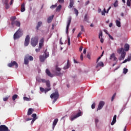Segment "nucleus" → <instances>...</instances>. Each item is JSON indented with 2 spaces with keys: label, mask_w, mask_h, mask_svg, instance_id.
<instances>
[{
  "label": "nucleus",
  "mask_w": 131,
  "mask_h": 131,
  "mask_svg": "<svg viewBox=\"0 0 131 131\" xmlns=\"http://www.w3.org/2000/svg\"><path fill=\"white\" fill-rule=\"evenodd\" d=\"M16 19H17V17L16 16H11L10 17V21H11V24L12 26L14 27V25H15L17 27H20L21 26V23L18 21H16Z\"/></svg>",
  "instance_id": "1"
},
{
  "label": "nucleus",
  "mask_w": 131,
  "mask_h": 131,
  "mask_svg": "<svg viewBox=\"0 0 131 131\" xmlns=\"http://www.w3.org/2000/svg\"><path fill=\"white\" fill-rule=\"evenodd\" d=\"M59 97H60V94H59V92H58L57 90H56L54 93H52L50 95V98L51 99H54V100L53 101V104L56 102V101L58 100V99H59Z\"/></svg>",
  "instance_id": "2"
},
{
  "label": "nucleus",
  "mask_w": 131,
  "mask_h": 131,
  "mask_svg": "<svg viewBox=\"0 0 131 131\" xmlns=\"http://www.w3.org/2000/svg\"><path fill=\"white\" fill-rule=\"evenodd\" d=\"M23 35V31L20 29H19L14 34V39H18Z\"/></svg>",
  "instance_id": "3"
},
{
  "label": "nucleus",
  "mask_w": 131,
  "mask_h": 131,
  "mask_svg": "<svg viewBox=\"0 0 131 131\" xmlns=\"http://www.w3.org/2000/svg\"><path fill=\"white\" fill-rule=\"evenodd\" d=\"M29 61H33V57L32 56H29L27 54L25 56L24 58V63L25 65H28L29 63Z\"/></svg>",
  "instance_id": "4"
},
{
  "label": "nucleus",
  "mask_w": 131,
  "mask_h": 131,
  "mask_svg": "<svg viewBox=\"0 0 131 131\" xmlns=\"http://www.w3.org/2000/svg\"><path fill=\"white\" fill-rule=\"evenodd\" d=\"M38 43V37L35 36L32 38L31 40V44L32 45V47H36L37 44Z\"/></svg>",
  "instance_id": "5"
},
{
  "label": "nucleus",
  "mask_w": 131,
  "mask_h": 131,
  "mask_svg": "<svg viewBox=\"0 0 131 131\" xmlns=\"http://www.w3.org/2000/svg\"><path fill=\"white\" fill-rule=\"evenodd\" d=\"M8 67H10V68L12 67H14L15 66V68H18V63L15 61H11L10 63L8 64Z\"/></svg>",
  "instance_id": "6"
},
{
  "label": "nucleus",
  "mask_w": 131,
  "mask_h": 131,
  "mask_svg": "<svg viewBox=\"0 0 131 131\" xmlns=\"http://www.w3.org/2000/svg\"><path fill=\"white\" fill-rule=\"evenodd\" d=\"M44 54L45 56L43 55H41L39 56L40 62H45V60H46V59L49 57V53H47V52H45Z\"/></svg>",
  "instance_id": "7"
},
{
  "label": "nucleus",
  "mask_w": 131,
  "mask_h": 131,
  "mask_svg": "<svg viewBox=\"0 0 131 131\" xmlns=\"http://www.w3.org/2000/svg\"><path fill=\"white\" fill-rule=\"evenodd\" d=\"M104 105H105V102L103 101H101L99 102L98 108L97 109V111H99V110H101L104 107Z\"/></svg>",
  "instance_id": "8"
},
{
  "label": "nucleus",
  "mask_w": 131,
  "mask_h": 131,
  "mask_svg": "<svg viewBox=\"0 0 131 131\" xmlns=\"http://www.w3.org/2000/svg\"><path fill=\"white\" fill-rule=\"evenodd\" d=\"M51 90H52V88L51 87H47V88H46L45 89L41 87H40V92H42V93H43V92H45V94H47V93H48V92H49V91H51Z\"/></svg>",
  "instance_id": "9"
},
{
  "label": "nucleus",
  "mask_w": 131,
  "mask_h": 131,
  "mask_svg": "<svg viewBox=\"0 0 131 131\" xmlns=\"http://www.w3.org/2000/svg\"><path fill=\"white\" fill-rule=\"evenodd\" d=\"M41 82H43V83H46V86L47 88L51 87V82H50V80H46L45 79H41Z\"/></svg>",
  "instance_id": "10"
},
{
  "label": "nucleus",
  "mask_w": 131,
  "mask_h": 131,
  "mask_svg": "<svg viewBox=\"0 0 131 131\" xmlns=\"http://www.w3.org/2000/svg\"><path fill=\"white\" fill-rule=\"evenodd\" d=\"M0 131H10L9 128L5 125H0Z\"/></svg>",
  "instance_id": "11"
},
{
  "label": "nucleus",
  "mask_w": 131,
  "mask_h": 131,
  "mask_svg": "<svg viewBox=\"0 0 131 131\" xmlns=\"http://www.w3.org/2000/svg\"><path fill=\"white\" fill-rule=\"evenodd\" d=\"M30 40V37L29 36V35H28L26 37L25 40L24 45L25 47H27V46L29 45Z\"/></svg>",
  "instance_id": "12"
},
{
  "label": "nucleus",
  "mask_w": 131,
  "mask_h": 131,
  "mask_svg": "<svg viewBox=\"0 0 131 131\" xmlns=\"http://www.w3.org/2000/svg\"><path fill=\"white\" fill-rule=\"evenodd\" d=\"M81 116V112H79V113H78L75 116H71V121H73V120H74V119H75L76 118H77V117H79V116Z\"/></svg>",
  "instance_id": "13"
},
{
  "label": "nucleus",
  "mask_w": 131,
  "mask_h": 131,
  "mask_svg": "<svg viewBox=\"0 0 131 131\" xmlns=\"http://www.w3.org/2000/svg\"><path fill=\"white\" fill-rule=\"evenodd\" d=\"M44 43H45V38H41L39 40V47L40 49H42V47H43Z\"/></svg>",
  "instance_id": "14"
},
{
  "label": "nucleus",
  "mask_w": 131,
  "mask_h": 131,
  "mask_svg": "<svg viewBox=\"0 0 131 131\" xmlns=\"http://www.w3.org/2000/svg\"><path fill=\"white\" fill-rule=\"evenodd\" d=\"M71 17H69L67 25V33H68V30L69 29V26H70V24H71Z\"/></svg>",
  "instance_id": "15"
},
{
  "label": "nucleus",
  "mask_w": 131,
  "mask_h": 131,
  "mask_svg": "<svg viewBox=\"0 0 131 131\" xmlns=\"http://www.w3.org/2000/svg\"><path fill=\"white\" fill-rule=\"evenodd\" d=\"M110 60H113V61H115L116 62H117V58L116 56H115V53H112L110 57Z\"/></svg>",
  "instance_id": "16"
},
{
  "label": "nucleus",
  "mask_w": 131,
  "mask_h": 131,
  "mask_svg": "<svg viewBox=\"0 0 131 131\" xmlns=\"http://www.w3.org/2000/svg\"><path fill=\"white\" fill-rule=\"evenodd\" d=\"M55 69L56 71H58V72L56 73V75H57L58 76H59V75H61V73L60 72L61 71V69L58 67V66H56Z\"/></svg>",
  "instance_id": "17"
},
{
  "label": "nucleus",
  "mask_w": 131,
  "mask_h": 131,
  "mask_svg": "<svg viewBox=\"0 0 131 131\" xmlns=\"http://www.w3.org/2000/svg\"><path fill=\"white\" fill-rule=\"evenodd\" d=\"M46 73L50 77H54V75H53L52 73H51V72L50 71V70L48 69H46Z\"/></svg>",
  "instance_id": "18"
},
{
  "label": "nucleus",
  "mask_w": 131,
  "mask_h": 131,
  "mask_svg": "<svg viewBox=\"0 0 131 131\" xmlns=\"http://www.w3.org/2000/svg\"><path fill=\"white\" fill-rule=\"evenodd\" d=\"M58 121H59V119H58V118L55 119L52 125H53V128L54 129L55 128V126H56V125H57V123H58Z\"/></svg>",
  "instance_id": "19"
},
{
  "label": "nucleus",
  "mask_w": 131,
  "mask_h": 131,
  "mask_svg": "<svg viewBox=\"0 0 131 131\" xmlns=\"http://www.w3.org/2000/svg\"><path fill=\"white\" fill-rule=\"evenodd\" d=\"M103 37V33H102V31H100L99 34V38H100V41L102 43L104 42V39L102 38Z\"/></svg>",
  "instance_id": "20"
},
{
  "label": "nucleus",
  "mask_w": 131,
  "mask_h": 131,
  "mask_svg": "<svg viewBox=\"0 0 131 131\" xmlns=\"http://www.w3.org/2000/svg\"><path fill=\"white\" fill-rule=\"evenodd\" d=\"M116 117H117V116H116V115H115L113 117V121L111 122V125H114V124L116 122Z\"/></svg>",
  "instance_id": "21"
},
{
  "label": "nucleus",
  "mask_w": 131,
  "mask_h": 131,
  "mask_svg": "<svg viewBox=\"0 0 131 131\" xmlns=\"http://www.w3.org/2000/svg\"><path fill=\"white\" fill-rule=\"evenodd\" d=\"M42 25V22L41 21H38L37 23V25L36 27V30H38L39 29V27Z\"/></svg>",
  "instance_id": "22"
},
{
  "label": "nucleus",
  "mask_w": 131,
  "mask_h": 131,
  "mask_svg": "<svg viewBox=\"0 0 131 131\" xmlns=\"http://www.w3.org/2000/svg\"><path fill=\"white\" fill-rule=\"evenodd\" d=\"M126 55V53H125V52L121 53V58H119V60H120V61H121V59L122 60H123V59H124V58H125Z\"/></svg>",
  "instance_id": "23"
},
{
  "label": "nucleus",
  "mask_w": 131,
  "mask_h": 131,
  "mask_svg": "<svg viewBox=\"0 0 131 131\" xmlns=\"http://www.w3.org/2000/svg\"><path fill=\"white\" fill-rule=\"evenodd\" d=\"M117 52H118V54H122V53L125 52L124 51V49H123V48H121L118 49L117 50Z\"/></svg>",
  "instance_id": "24"
},
{
  "label": "nucleus",
  "mask_w": 131,
  "mask_h": 131,
  "mask_svg": "<svg viewBox=\"0 0 131 131\" xmlns=\"http://www.w3.org/2000/svg\"><path fill=\"white\" fill-rule=\"evenodd\" d=\"M73 5H74V0H70V5L69 6V8L71 9V8L73 7Z\"/></svg>",
  "instance_id": "25"
},
{
  "label": "nucleus",
  "mask_w": 131,
  "mask_h": 131,
  "mask_svg": "<svg viewBox=\"0 0 131 131\" xmlns=\"http://www.w3.org/2000/svg\"><path fill=\"white\" fill-rule=\"evenodd\" d=\"M20 11L22 12H25V3H23L21 4Z\"/></svg>",
  "instance_id": "26"
},
{
  "label": "nucleus",
  "mask_w": 131,
  "mask_h": 131,
  "mask_svg": "<svg viewBox=\"0 0 131 131\" xmlns=\"http://www.w3.org/2000/svg\"><path fill=\"white\" fill-rule=\"evenodd\" d=\"M33 111H34V110H33V108H29L28 111V115L29 116V115H31V114H32Z\"/></svg>",
  "instance_id": "27"
},
{
  "label": "nucleus",
  "mask_w": 131,
  "mask_h": 131,
  "mask_svg": "<svg viewBox=\"0 0 131 131\" xmlns=\"http://www.w3.org/2000/svg\"><path fill=\"white\" fill-rule=\"evenodd\" d=\"M124 49L126 52H127L129 50V45L127 43L125 44Z\"/></svg>",
  "instance_id": "28"
},
{
  "label": "nucleus",
  "mask_w": 131,
  "mask_h": 131,
  "mask_svg": "<svg viewBox=\"0 0 131 131\" xmlns=\"http://www.w3.org/2000/svg\"><path fill=\"white\" fill-rule=\"evenodd\" d=\"M104 67V63L103 62H100L97 64L96 67V68H98V67Z\"/></svg>",
  "instance_id": "29"
},
{
  "label": "nucleus",
  "mask_w": 131,
  "mask_h": 131,
  "mask_svg": "<svg viewBox=\"0 0 131 131\" xmlns=\"http://www.w3.org/2000/svg\"><path fill=\"white\" fill-rule=\"evenodd\" d=\"M53 19H54V15L50 16L47 19L48 23H51Z\"/></svg>",
  "instance_id": "30"
},
{
  "label": "nucleus",
  "mask_w": 131,
  "mask_h": 131,
  "mask_svg": "<svg viewBox=\"0 0 131 131\" xmlns=\"http://www.w3.org/2000/svg\"><path fill=\"white\" fill-rule=\"evenodd\" d=\"M69 66H70V61L69 60H68L67 65L63 68V69H68V68H69Z\"/></svg>",
  "instance_id": "31"
},
{
  "label": "nucleus",
  "mask_w": 131,
  "mask_h": 131,
  "mask_svg": "<svg viewBox=\"0 0 131 131\" xmlns=\"http://www.w3.org/2000/svg\"><path fill=\"white\" fill-rule=\"evenodd\" d=\"M116 25H117V26H118V27H121V25L120 21L119 20H117L116 21Z\"/></svg>",
  "instance_id": "32"
},
{
  "label": "nucleus",
  "mask_w": 131,
  "mask_h": 131,
  "mask_svg": "<svg viewBox=\"0 0 131 131\" xmlns=\"http://www.w3.org/2000/svg\"><path fill=\"white\" fill-rule=\"evenodd\" d=\"M62 8V6H61V5H59L56 8V12H60V11L61 10V9Z\"/></svg>",
  "instance_id": "33"
},
{
  "label": "nucleus",
  "mask_w": 131,
  "mask_h": 131,
  "mask_svg": "<svg viewBox=\"0 0 131 131\" xmlns=\"http://www.w3.org/2000/svg\"><path fill=\"white\" fill-rule=\"evenodd\" d=\"M18 98V95L15 94L12 96L13 101H15Z\"/></svg>",
  "instance_id": "34"
},
{
  "label": "nucleus",
  "mask_w": 131,
  "mask_h": 131,
  "mask_svg": "<svg viewBox=\"0 0 131 131\" xmlns=\"http://www.w3.org/2000/svg\"><path fill=\"white\" fill-rule=\"evenodd\" d=\"M114 7L115 8H116L117 7H118V1L116 0L114 4Z\"/></svg>",
  "instance_id": "35"
},
{
  "label": "nucleus",
  "mask_w": 131,
  "mask_h": 131,
  "mask_svg": "<svg viewBox=\"0 0 131 131\" xmlns=\"http://www.w3.org/2000/svg\"><path fill=\"white\" fill-rule=\"evenodd\" d=\"M128 71V70L127 69L124 68L123 69V73L124 74H126V73H127Z\"/></svg>",
  "instance_id": "36"
},
{
  "label": "nucleus",
  "mask_w": 131,
  "mask_h": 131,
  "mask_svg": "<svg viewBox=\"0 0 131 131\" xmlns=\"http://www.w3.org/2000/svg\"><path fill=\"white\" fill-rule=\"evenodd\" d=\"M105 32L106 33V34H107L110 37V38H111V39H112V40H113V39H114V38H113V37H112V36L110 34L108 33L107 32H106V31H105Z\"/></svg>",
  "instance_id": "37"
},
{
  "label": "nucleus",
  "mask_w": 131,
  "mask_h": 131,
  "mask_svg": "<svg viewBox=\"0 0 131 131\" xmlns=\"http://www.w3.org/2000/svg\"><path fill=\"white\" fill-rule=\"evenodd\" d=\"M74 11L75 12V14H76V16H78V10L76 9V8H74Z\"/></svg>",
  "instance_id": "38"
},
{
  "label": "nucleus",
  "mask_w": 131,
  "mask_h": 131,
  "mask_svg": "<svg viewBox=\"0 0 131 131\" xmlns=\"http://www.w3.org/2000/svg\"><path fill=\"white\" fill-rule=\"evenodd\" d=\"M103 55H104V51L102 52V54L98 58V59H97L96 63H98V62H99V60H100V59H101V58H102V57H103Z\"/></svg>",
  "instance_id": "39"
},
{
  "label": "nucleus",
  "mask_w": 131,
  "mask_h": 131,
  "mask_svg": "<svg viewBox=\"0 0 131 131\" xmlns=\"http://www.w3.org/2000/svg\"><path fill=\"white\" fill-rule=\"evenodd\" d=\"M36 81H38V82H41V79L39 77H37L36 78Z\"/></svg>",
  "instance_id": "40"
},
{
  "label": "nucleus",
  "mask_w": 131,
  "mask_h": 131,
  "mask_svg": "<svg viewBox=\"0 0 131 131\" xmlns=\"http://www.w3.org/2000/svg\"><path fill=\"white\" fill-rule=\"evenodd\" d=\"M32 117H33V119H37V118L36 117V114H33L32 115Z\"/></svg>",
  "instance_id": "41"
},
{
  "label": "nucleus",
  "mask_w": 131,
  "mask_h": 131,
  "mask_svg": "<svg viewBox=\"0 0 131 131\" xmlns=\"http://www.w3.org/2000/svg\"><path fill=\"white\" fill-rule=\"evenodd\" d=\"M105 13H107V11H106V9L104 8L103 11H102L101 14L102 16H105Z\"/></svg>",
  "instance_id": "42"
},
{
  "label": "nucleus",
  "mask_w": 131,
  "mask_h": 131,
  "mask_svg": "<svg viewBox=\"0 0 131 131\" xmlns=\"http://www.w3.org/2000/svg\"><path fill=\"white\" fill-rule=\"evenodd\" d=\"M91 108L92 109H95V108H96V103H93L91 105Z\"/></svg>",
  "instance_id": "43"
},
{
  "label": "nucleus",
  "mask_w": 131,
  "mask_h": 131,
  "mask_svg": "<svg viewBox=\"0 0 131 131\" xmlns=\"http://www.w3.org/2000/svg\"><path fill=\"white\" fill-rule=\"evenodd\" d=\"M57 4H55V5H52L51 7H50V8L51 9H55V8H57Z\"/></svg>",
  "instance_id": "44"
},
{
  "label": "nucleus",
  "mask_w": 131,
  "mask_h": 131,
  "mask_svg": "<svg viewBox=\"0 0 131 131\" xmlns=\"http://www.w3.org/2000/svg\"><path fill=\"white\" fill-rule=\"evenodd\" d=\"M5 8L6 10H8V9H10V5H9V3L7 4H5Z\"/></svg>",
  "instance_id": "45"
},
{
  "label": "nucleus",
  "mask_w": 131,
  "mask_h": 131,
  "mask_svg": "<svg viewBox=\"0 0 131 131\" xmlns=\"http://www.w3.org/2000/svg\"><path fill=\"white\" fill-rule=\"evenodd\" d=\"M3 3L4 5H7L9 4V0H3Z\"/></svg>",
  "instance_id": "46"
},
{
  "label": "nucleus",
  "mask_w": 131,
  "mask_h": 131,
  "mask_svg": "<svg viewBox=\"0 0 131 131\" xmlns=\"http://www.w3.org/2000/svg\"><path fill=\"white\" fill-rule=\"evenodd\" d=\"M81 27V31H82V32H84V28L83 27V26L81 25L80 26Z\"/></svg>",
  "instance_id": "47"
},
{
  "label": "nucleus",
  "mask_w": 131,
  "mask_h": 131,
  "mask_svg": "<svg viewBox=\"0 0 131 131\" xmlns=\"http://www.w3.org/2000/svg\"><path fill=\"white\" fill-rule=\"evenodd\" d=\"M68 46H70L71 43H70V37H68Z\"/></svg>",
  "instance_id": "48"
},
{
  "label": "nucleus",
  "mask_w": 131,
  "mask_h": 131,
  "mask_svg": "<svg viewBox=\"0 0 131 131\" xmlns=\"http://www.w3.org/2000/svg\"><path fill=\"white\" fill-rule=\"evenodd\" d=\"M127 6L128 7H130V2L129 0H127Z\"/></svg>",
  "instance_id": "49"
},
{
  "label": "nucleus",
  "mask_w": 131,
  "mask_h": 131,
  "mask_svg": "<svg viewBox=\"0 0 131 131\" xmlns=\"http://www.w3.org/2000/svg\"><path fill=\"white\" fill-rule=\"evenodd\" d=\"M116 96V93H115L113 96L112 97V101H113L114 100V98H115V97Z\"/></svg>",
  "instance_id": "50"
},
{
  "label": "nucleus",
  "mask_w": 131,
  "mask_h": 131,
  "mask_svg": "<svg viewBox=\"0 0 131 131\" xmlns=\"http://www.w3.org/2000/svg\"><path fill=\"white\" fill-rule=\"evenodd\" d=\"M24 101H30V99L28 97H24Z\"/></svg>",
  "instance_id": "51"
},
{
  "label": "nucleus",
  "mask_w": 131,
  "mask_h": 131,
  "mask_svg": "<svg viewBox=\"0 0 131 131\" xmlns=\"http://www.w3.org/2000/svg\"><path fill=\"white\" fill-rule=\"evenodd\" d=\"M40 50H41V48H40L39 47H38V49H35V51H36V53H38L40 51Z\"/></svg>",
  "instance_id": "52"
},
{
  "label": "nucleus",
  "mask_w": 131,
  "mask_h": 131,
  "mask_svg": "<svg viewBox=\"0 0 131 131\" xmlns=\"http://www.w3.org/2000/svg\"><path fill=\"white\" fill-rule=\"evenodd\" d=\"M84 21H88V14H85L84 16Z\"/></svg>",
  "instance_id": "53"
},
{
  "label": "nucleus",
  "mask_w": 131,
  "mask_h": 131,
  "mask_svg": "<svg viewBox=\"0 0 131 131\" xmlns=\"http://www.w3.org/2000/svg\"><path fill=\"white\" fill-rule=\"evenodd\" d=\"M131 60V55H129L128 56L127 58V60H128V62H129V61H130Z\"/></svg>",
  "instance_id": "54"
},
{
  "label": "nucleus",
  "mask_w": 131,
  "mask_h": 131,
  "mask_svg": "<svg viewBox=\"0 0 131 131\" xmlns=\"http://www.w3.org/2000/svg\"><path fill=\"white\" fill-rule=\"evenodd\" d=\"M58 3H59L60 4H64V0H58Z\"/></svg>",
  "instance_id": "55"
},
{
  "label": "nucleus",
  "mask_w": 131,
  "mask_h": 131,
  "mask_svg": "<svg viewBox=\"0 0 131 131\" xmlns=\"http://www.w3.org/2000/svg\"><path fill=\"white\" fill-rule=\"evenodd\" d=\"M81 34H82V33H81V32H80L77 35V37H81Z\"/></svg>",
  "instance_id": "56"
},
{
  "label": "nucleus",
  "mask_w": 131,
  "mask_h": 131,
  "mask_svg": "<svg viewBox=\"0 0 131 131\" xmlns=\"http://www.w3.org/2000/svg\"><path fill=\"white\" fill-rule=\"evenodd\" d=\"M9 99V97H5L3 98V101H4L5 102L8 101V99Z\"/></svg>",
  "instance_id": "57"
},
{
  "label": "nucleus",
  "mask_w": 131,
  "mask_h": 131,
  "mask_svg": "<svg viewBox=\"0 0 131 131\" xmlns=\"http://www.w3.org/2000/svg\"><path fill=\"white\" fill-rule=\"evenodd\" d=\"M80 60L82 61L83 60V55L82 54H81L80 55Z\"/></svg>",
  "instance_id": "58"
},
{
  "label": "nucleus",
  "mask_w": 131,
  "mask_h": 131,
  "mask_svg": "<svg viewBox=\"0 0 131 131\" xmlns=\"http://www.w3.org/2000/svg\"><path fill=\"white\" fill-rule=\"evenodd\" d=\"M83 54H86V49H83Z\"/></svg>",
  "instance_id": "59"
},
{
  "label": "nucleus",
  "mask_w": 131,
  "mask_h": 131,
  "mask_svg": "<svg viewBox=\"0 0 131 131\" xmlns=\"http://www.w3.org/2000/svg\"><path fill=\"white\" fill-rule=\"evenodd\" d=\"M74 63L75 64H78V62L76 59H74Z\"/></svg>",
  "instance_id": "60"
},
{
  "label": "nucleus",
  "mask_w": 131,
  "mask_h": 131,
  "mask_svg": "<svg viewBox=\"0 0 131 131\" xmlns=\"http://www.w3.org/2000/svg\"><path fill=\"white\" fill-rule=\"evenodd\" d=\"M13 3H14V0H11V2L10 3V6H11V5H13Z\"/></svg>",
  "instance_id": "61"
},
{
  "label": "nucleus",
  "mask_w": 131,
  "mask_h": 131,
  "mask_svg": "<svg viewBox=\"0 0 131 131\" xmlns=\"http://www.w3.org/2000/svg\"><path fill=\"white\" fill-rule=\"evenodd\" d=\"M127 61H128V60H127V59H125L123 61V63H126V62H127Z\"/></svg>",
  "instance_id": "62"
},
{
  "label": "nucleus",
  "mask_w": 131,
  "mask_h": 131,
  "mask_svg": "<svg viewBox=\"0 0 131 131\" xmlns=\"http://www.w3.org/2000/svg\"><path fill=\"white\" fill-rule=\"evenodd\" d=\"M90 4V1H88L86 3H85V6H86L87 5H89Z\"/></svg>",
  "instance_id": "63"
},
{
  "label": "nucleus",
  "mask_w": 131,
  "mask_h": 131,
  "mask_svg": "<svg viewBox=\"0 0 131 131\" xmlns=\"http://www.w3.org/2000/svg\"><path fill=\"white\" fill-rule=\"evenodd\" d=\"M98 122H99V119H95V123H98Z\"/></svg>",
  "instance_id": "64"
}]
</instances>
